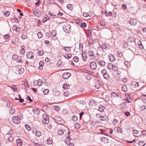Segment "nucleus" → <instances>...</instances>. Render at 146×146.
Masks as SVG:
<instances>
[{
    "label": "nucleus",
    "mask_w": 146,
    "mask_h": 146,
    "mask_svg": "<svg viewBox=\"0 0 146 146\" xmlns=\"http://www.w3.org/2000/svg\"><path fill=\"white\" fill-rule=\"evenodd\" d=\"M140 110L141 111H146V106L144 105H143L141 106L140 107Z\"/></svg>",
    "instance_id": "5701e85b"
},
{
    "label": "nucleus",
    "mask_w": 146,
    "mask_h": 146,
    "mask_svg": "<svg viewBox=\"0 0 146 146\" xmlns=\"http://www.w3.org/2000/svg\"><path fill=\"white\" fill-rule=\"evenodd\" d=\"M101 72L103 74V75L107 73L106 70L105 69H104L102 70Z\"/></svg>",
    "instance_id": "0e129e2a"
},
{
    "label": "nucleus",
    "mask_w": 146,
    "mask_h": 146,
    "mask_svg": "<svg viewBox=\"0 0 146 146\" xmlns=\"http://www.w3.org/2000/svg\"><path fill=\"white\" fill-rule=\"evenodd\" d=\"M10 12L8 11L4 13V15L5 16L7 17L10 15Z\"/></svg>",
    "instance_id": "49530a36"
},
{
    "label": "nucleus",
    "mask_w": 146,
    "mask_h": 146,
    "mask_svg": "<svg viewBox=\"0 0 146 146\" xmlns=\"http://www.w3.org/2000/svg\"><path fill=\"white\" fill-rule=\"evenodd\" d=\"M73 60L74 62H77L79 61V59L78 57L75 56L73 58Z\"/></svg>",
    "instance_id": "c9c22d12"
},
{
    "label": "nucleus",
    "mask_w": 146,
    "mask_h": 146,
    "mask_svg": "<svg viewBox=\"0 0 146 146\" xmlns=\"http://www.w3.org/2000/svg\"><path fill=\"white\" fill-rule=\"evenodd\" d=\"M15 112V109L13 108H11L10 110H9V113H10L13 114Z\"/></svg>",
    "instance_id": "09e8293b"
},
{
    "label": "nucleus",
    "mask_w": 146,
    "mask_h": 146,
    "mask_svg": "<svg viewBox=\"0 0 146 146\" xmlns=\"http://www.w3.org/2000/svg\"><path fill=\"white\" fill-rule=\"evenodd\" d=\"M67 7L68 9L70 10H72V5L71 4H68L66 6Z\"/></svg>",
    "instance_id": "79ce46f5"
},
{
    "label": "nucleus",
    "mask_w": 146,
    "mask_h": 146,
    "mask_svg": "<svg viewBox=\"0 0 146 146\" xmlns=\"http://www.w3.org/2000/svg\"><path fill=\"white\" fill-rule=\"evenodd\" d=\"M97 103V102L93 99L90 100V103L92 104L93 105L96 104Z\"/></svg>",
    "instance_id": "cd10ccee"
},
{
    "label": "nucleus",
    "mask_w": 146,
    "mask_h": 146,
    "mask_svg": "<svg viewBox=\"0 0 146 146\" xmlns=\"http://www.w3.org/2000/svg\"><path fill=\"white\" fill-rule=\"evenodd\" d=\"M60 94V92L58 90L55 91L54 93V95L55 96H59Z\"/></svg>",
    "instance_id": "4c0bfd02"
},
{
    "label": "nucleus",
    "mask_w": 146,
    "mask_h": 146,
    "mask_svg": "<svg viewBox=\"0 0 146 146\" xmlns=\"http://www.w3.org/2000/svg\"><path fill=\"white\" fill-rule=\"evenodd\" d=\"M90 66L92 70H95L97 68L96 64L94 61L90 62Z\"/></svg>",
    "instance_id": "423d86ee"
},
{
    "label": "nucleus",
    "mask_w": 146,
    "mask_h": 146,
    "mask_svg": "<svg viewBox=\"0 0 146 146\" xmlns=\"http://www.w3.org/2000/svg\"><path fill=\"white\" fill-rule=\"evenodd\" d=\"M83 16L85 17H87L88 16H90L88 13H83Z\"/></svg>",
    "instance_id": "338daca9"
},
{
    "label": "nucleus",
    "mask_w": 146,
    "mask_h": 146,
    "mask_svg": "<svg viewBox=\"0 0 146 146\" xmlns=\"http://www.w3.org/2000/svg\"><path fill=\"white\" fill-rule=\"evenodd\" d=\"M49 90L48 89H46L43 91V93L44 95L47 94L49 92Z\"/></svg>",
    "instance_id": "4d7b16f0"
},
{
    "label": "nucleus",
    "mask_w": 146,
    "mask_h": 146,
    "mask_svg": "<svg viewBox=\"0 0 146 146\" xmlns=\"http://www.w3.org/2000/svg\"><path fill=\"white\" fill-rule=\"evenodd\" d=\"M71 76V74L69 72H66L63 73L62 75L63 78L64 79L68 78Z\"/></svg>",
    "instance_id": "0eeeda50"
},
{
    "label": "nucleus",
    "mask_w": 146,
    "mask_h": 146,
    "mask_svg": "<svg viewBox=\"0 0 146 146\" xmlns=\"http://www.w3.org/2000/svg\"><path fill=\"white\" fill-rule=\"evenodd\" d=\"M52 142V140L50 138L48 139L47 140V143L48 144H51Z\"/></svg>",
    "instance_id": "a18cd8bd"
},
{
    "label": "nucleus",
    "mask_w": 146,
    "mask_h": 146,
    "mask_svg": "<svg viewBox=\"0 0 146 146\" xmlns=\"http://www.w3.org/2000/svg\"><path fill=\"white\" fill-rule=\"evenodd\" d=\"M121 89L123 91L126 92L127 91V86L125 85H123L121 87Z\"/></svg>",
    "instance_id": "412c9836"
},
{
    "label": "nucleus",
    "mask_w": 146,
    "mask_h": 146,
    "mask_svg": "<svg viewBox=\"0 0 146 146\" xmlns=\"http://www.w3.org/2000/svg\"><path fill=\"white\" fill-rule=\"evenodd\" d=\"M25 127L28 131H30L31 130V128L27 124H26L25 125Z\"/></svg>",
    "instance_id": "13d9d810"
},
{
    "label": "nucleus",
    "mask_w": 146,
    "mask_h": 146,
    "mask_svg": "<svg viewBox=\"0 0 146 146\" xmlns=\"http://www.w3.org/2000/svg\"><path fill=\"white\" fill-rule=\"evenodd\" d=\"M62 28L64 31L66 33H68L70 30V26L67 23H64L62 26Z\"/></svg>",
    "instance_id": "f257e3e1"
},
{
    "label": "nucleus",
    "mask_w": 146,
    "mask_h": 146,
    "mask_svg": "<svg viewBox=\"0 0 146 146\" xmlns=\"http://www.w3.org/2000/svg\"><path fill=\"white\" fill-rule=\"evenodd\" d=\"M35 135L37 137H39L41 135V133L40 131H36L35 133Z\"/></svg>",
    "instance_id": "c756f323"
},
{
    "label": "nucleus",
    "mask_w": 146,
    "mask_h": 146,
    "mask_svg": "<svg viewBox=\"0 0 146 146\" xmlns=\"http://www.w3.org/2000/svg\"><path fill=\"white\" fill-rule=\"evenodd\" d=\"M26 56L28 58L31 59L32 60L34 58V57L33 56V55H26Z\"/></svg>",
    "instance_id": "774afa93"
},
{
    "label": "nucleus",
    "mask_w": 146,
    "mask_h": 146,
    "mask_svg": "<svg viewBox=\"0 0 146 146\" xmlns=\"http://www.w3.org/2000/svg\"><path fill=\"white\" fill-rule=\"evenodd\" d=\"M23 47V46H21V49L20 50V53L21 54H24L25 52V50Z\"/></svg>",
    "instance_id": "c03bdc74"
},
{
    "label": "nucleus",
    "mask_w": 146,
    "mask_h": 146,
    "mask_svg": "<svg viewBox=\"0 0 146 146\" xmlns=\"http://www.w3.org/2000/svg\"><path fill=\"white\" fill-rule=\"evenodd\" d=\"M13 133V132L12 130L11 129H10L6 135H11Z\"/></svg>",
    "instance_id": "052dcab7"
},
{
    "label": "nucleus",
    "mask_w": 146,
    "mask_h": 146,
    "mask_svg": "<svg viewBox=\"0 0 146 146\" xmlns=\"http://www.w3.org/2000/svg\"><path fill=\"white\" fill-rule=\"evenodd\" d=\"M124 100H126V101L128 103H130L131 101V99L130 98L129 95H128V97H127V98L124 99Z\"/></svg>",
    "instance_id": "a878e982"
},
{
    "label": "nucleus",
    "mask_w": 146,
    "mask_h": 146,
    "mask_svg": "<svg viewBox=\"0 0 146 146\" xmlns=\"http://www.w3.org/2000/svg\"><path fill=\"white\" fill-rule=\"evenodd\" d=\"M49 118H46L45 119H42V123L44 124H47L49 122Z\"/></svg>",
    "instance_id": "6ab92c4d"
},
{
    "label": "nucleus",
    "mask_w": 146,
    "mask_h": 146,
    "mask_svg": "<svg viewBox=\"0 0 146 146\" xmlns=\"http://www.w3.org/2000/svg\"><path fill=\"white\" fill-rule=\"evenodd\" d=\"M33 13L36 16L39 17L40 15V12L38 10L35 9H34L32 10Z\"/></svg>",
    "instance_id": "20e7f679"
},
{
    "label": "nucleus",
    "mask_w": 146,
    "mask_h": 146,
    "mask_svg": "<svg viewBox=\"0 0 146 146\" xmlns=\"http://www.w3.org/2000/svg\"><path fill=\"white\" fill-rule=\"evenodd\" d=\"M124 100H126V101L128 103H130L131 101V99L130 98L129 95H128V97H127V98L124 99Z\"/></svg>",
    "instance_id": "bb28decb"
},
{
    "label": "nucleus",
    "mask_w": 146,
    "mask_h": 146,
    "mask_svg": "<svg viewBox=\"0 0 146 146\" xmlns=\"http://www.w3.org/2000/svg\"><path fill=\"white\" fill-rule=\"evenodd\" d=\"M80 127V124L78 123H76L75 125V127L76 129H78Z\"/></svg>",
    "instance_id": "a19ab883"
},
{
    "label": "nucleus",
    "mask_w": 146,
    "mask_h": 146,
    "mask_svg": "<svg viewBox=\"0 0 146 146\" xmlns=\"http://www.w3.org/2000/svg\"><path fill=\"white\" fill-rule=\"evenodd\" d=\"M37 36L39 38H41L42 37V34L40 32H38L37 35Z\"/></svg>",
    "instance_id": "bf43d9fd"
},
{
    "label": "nucleus",
    "mask_w": 146,
    "mask_h": 146,
    "mask_svg": "<svg viewBox=\"0 0 146 146\" xmlns=\"http://www.w3.org/2000/svg\"><path fill=\"white\" fill-rule=\"evenodd\" d=\"M56 31L55 30H53L52 31L51 34L53 36H55L56 35Z\"/></svg>",
    "instance_id": "5fc2aeb1"
},
{
    "label": "nucleus",
    "mask_w": 146,
    "mask_h": 146,
    "mask_svg": "<svg viewBox=\"0 0 146 146\" xmlns=\"http://www.w3.org/2000/svg\"><path fill=\"white\" fill-rule=\"evenodd\" d=\"M131 86L133 88H137L139 86V84L137 82H133L131 83Z\"/></svg>",
    "instance_id": "9d476101"
},
{
    "label": "nucleus",
    "mask_w": 146,
    "mask_h": 146,
    "mask_svg": "<svg viewBox=\"0 0 146 146\" xmlns=\"http://www.w3.org/2000/svg\"><path fill=\"white\" fill-rule=\"evenodd\" d=\"M125 114L127 116H129L130 115V113L128 111H125Z\"/></svg>",
    "instance_id": "69168bd1"
},
{
    "label": "nucleus",
    "mask_w": 146,
    "mask_h": 146,
    "mask_svg": "<svg viewBox=\"0 0 146 146\" xmlns=\"http://www.w3.org/2000/svg\"><path fill=\"white\" fill-rule=\"evenodd\" d=\"M100 25L102 26H105L106 25V22L105 20L101 21L100 22Z\"/></svg>",
    "instance_id": "393cba45"
},
{
    "label": "nucleus",
    "mask_w": 146,
    "mask_h": 146,
    "mask_svg": "<svg viewBox=\"0 0 146 146\" xmlns=\"http://www.w3.org/2000/svg\"><path fill=\"white\" fill-rule=\"evenodd\" d=\"M32 110L33 112L36 115H38L40 112V111L37 109H33Z\"/></svg>",
    "instance_id": "dca6fc26"
},
{
    "label": "nucleus",
    "mask_w": 146,
    "mask_h": 146,
    "mask_svg": "<svg viewBox=\"0 0 146 146\" xmlns=\"http://www.w3.org/2000/svg\"><path fill=\"white\" fill-rule=\"evenodd\" d=\"M113 64L111 63H109L108 64L107 67L108 69L112 70V68L113 67Z\"/></svg>",
    "instance_id": "b1692460"
},
{
    "label": "nucleus",
    "mask_w": 146,
    "mask_h": 146,
    "mask_svg": "<svg viewBox=\"0 0 146 146\" xmlns=\"http://www.w3.org/2000/svg\"><path fill=\"white\" fill-rule=\"evenodd\" d=\"M103 76L104 78L107 80L108 79L110 78V76L108 73L104 75Z\"/></svg>",
    "instance_id": "72a5a7b5"
},
{
    "label": "nucleus",
    "mask_w": 146,
    "mask_h": 146,
    "mask_svg": "<svg viewBox=\"0 0 146 146\" xmlns=\"http://www.w3.org/2000/svg\"><path fill=\"white\" fill-rule=\"evenodd\" d=\"M86 24L85 23H82L80 25L82 27L84 28L86 27Z\"/></svg>",
    "instance_id": "680f3d73"
},
{
    "label": "nucleus",
    "mask_w": 146,
    "mask_h": 146,
    "mask_svg": "<svg viewBox=\"0 0 146 146\" xmlns=\"http://www.w3.org/2000/svg\"><path fill=\"white\" fill-rule=\"evenodd\" d=\"M106 108L103 106L101 105L98 108V110L100 112H103L105 110Z\"/></svg>",
    "instance_id": "f8f14e48"
},
{
    "label": "nucleus",
    "mask_w": 146,
    "mask_h": 146,
    "mask_svg": "<svg viewBox=\"0 0 146 146\" xmlns=\"http://www.w3.org/2000/svg\"><path fill=\"white\" fill-rule=\"evenodd\" d=\"M62 60H59L58 61V62L56 64L57 67L61 68H62V65H61Z\"/></svg>",
    "instance_id": "f3484780"
},
{
    "label": "nucleus",
    "mask_w": 146,
    "mask_h": 146,
    "mask_svg": "<svg viewBox=\"0 0 146 146\" xmlns=\"http://www.w3.org/2000/svg\"><path fill=\"white\" fill-rule=\"evenodd\" d=\"M70 87L69 85H68L66 84H64L63 86V88L64 89H69Z\"/></svg>",
    "instance_id": "4be33fe9"
},
{
    "label": "nucleus",
    "mask_w": 146,
    "mask_h": 146,
    "mask_svg": "<svg viewBox=\"0 0 146 146\" xmlns=\"http://www.w3.org/2000/svg\"><path fill=\"white\" fill-rule=\"evenodd\" d=\"M64 50L67 51H69L71 49L70 47H64Z\"/></svg>",
    "instance_id": "603ef678"
},
{
    "label": "nucleus",
    "mask_w": 146,
    "mask_h": 146,
    "mask_svg": "<svg viewBox=\"0 0 146 146\" xmlns=\"http://www.w3.org/2000/svg\"><path fill=\"white\" fill-rule=\"evenodd\" d=\"M54 119L55 120V122L58 124H61L62 123V119L58 116H55L54 117Z\"/></svg>",
    "instance_id": "6e6552de"
},
{
    "label": "nucleus",
    "mask_w": 146,
    "mask_h": 146,
    "mask_svg": "<svg viewBox=\"0 0 146 146\" xmlns=\"http://www.w3.org/2000/svg\"><path fill=\"white\" fill-rule=\"evenodd\" d=\"M99 122H95L93 121H92L90 123V124L93 126H95L98 125Z\"/></svg>",
    "instance_id": "473e14b6"
},
{
    "label": "nucleus",
    "mask_w": 146,
    "mask_h": 146,
    "mask_svg": "<svg viewBox=\"0 0 146 146\" xmlns=\"http://www.w3.org/2000/svg\"><path fill=\"white\" fill-rule=\"evenodd\" d=\"M72 119L74 121H76L78 120V117L76 115H73L72 117Z\"/></svg>",
    "instance_id": "37998d69"
},
{
    "label": "nucleus",
    "mask_w": 146,
    "mask_h": 146,
    "mask_svg": "<svg viewBox=\"0 0 146 146\" xmlns=\"http://www.w3.org/2000/svg\"><path fill=\"white\" fill-rule=\"evenodd\" d=\"M13 139V137L11 135H10L8 138V140L9 141L11 142Z\"/></svg>",
    "instance_id": "e433bc0d"
},
{
    "label": "nucleus",
    "mask_w": 146,
    "mask_h": 146,
    "mask_svg": "<svg viewBox=\"0 0 146 146\" xmlns=\"http://www.w3.org/2000/svg\"><path fill=\"white\" fill-rule=\"evenodd\" d=\"M10 37V35L8 34L4 36L3 38L5 39H7Z\"/></svg>",
    "instance_id": "3c124183"
},
{
    "label": "nucleus",
    "mask_w": 146,
    "mask_h": 146,
    "mask_svg": "<svg viewBox=\"0 0 146 146\" xmlns=\"http://www.w3.org/2000/svg\"><path fill=\"white\" fill-rule=\"evenodd\" d=\"M53 108L54 109L57 111L59 110V107L57 106H53Z\"/></svg>",
    "instance_id": "864d4df0"
},
{
    "label": "nucleus",
    "mask_w": 146,
    "mask_h": 146,
    "mask_svg": "<svg viewBox=\"0 0 146 146\" xmlns=\"http://www.w3.org/2000/svg\"><path fill=\"white\" fill-rule=\"evenodd\" d=\"M101 47L102 48L105 49L107 47V46L106 45V44L105 43H104L102 44Z\"/></svg>",
    "instance_id": "6e6d98bb"
},
{
    "label": "nucleus",
    "mask_w": 146,
    "mask_h": 146,
    "mask_svg": "<svg viewBox=\"0 0 146 146\" xmlns=\"http://www.w3.org/2000/svg\"><path fill=\"white\" fill-rule=\"evenodd\" d=\"M109 57L110 61L111 62H113L115 60L114 55H109Z\"/></svg>",
    "instance_id": "2eb2a0df"
},
{
    "label": "nucleus",
    "mask_w": 146,
    "mask_h": 146,
    "mask_svg": "<svg viewBox=\"0 0 146 146\" xmlns=\"http://www.w3.org/2000/svg\"><path fill=\"white\" fill-rule=\"evenodd\" d=\"M12 58L14 60H16L18 62L21 63L22 62L20 55L19 56L18 55H12Z\"/></svg>",
    "instance_id": "7ed1b4c3"
},
{
    "label": "nucleus",
    "mask_w": 146,
    "mask_h": 146,
    "mask_svg": "<svg viewBox=\"0 0 146 146\" xmlns=\"http://www.w3.org/2000/svg\"><path fill=\"white\" fill-rule=\"evenodd\" d=\"M99 64L100 65L102 66H104L105 65V63L104 61L101 60L100 61Z\"/></svg>",
    "instance_id": "2f4dec72"
},
{
    "label": "nucleus",
    "mask_w": 146,
    "mask_h": 146,
    "mask_svg": "<svg viewBox=\"0 0 146 146\" xmlns=\"http://www.w3.org/2000/svg\"><path fill=\"white\" fill-rule=\"evenodd\" d=\"M102 127L101 126H99L97 127V128H98L99 129H100V130L101 131V133L102 134H105V131L102 129H100V128Z\"/></svg>",
    "instance_id": "f704fd0d"
},
{
    "label": "nucleus",
    "mask_w": 146,
    "mask_h": 146,
    "mask_svg": "<svg viewBox=\"0 0 146 146\" xmlns=\"http://www.w3.org/2000/svg\"><path fill=\"white\" fill-rule=\"evenodd\" d=\"M15 72L16 73H18L21 74L24 72V69L23 68L20 67L19 66H17L16 67Z\"/></svg>",
    "instance_id": "f03ea898"
},
{
    "label": "nucleus",
    "mask_w": 146,
    "mask_h": 146,
    "mask_svg": "<svg viewBox=\"0 0 146 146\" xmlns=\"http://www.w3.org/2000/svg\"><path fill=\"white\" fill-rule=\"evenodd\" d=\"M96 88L97 89H99L100 87L101 86L98 83H96L95 85Z\"/></svg>",
    "instance_id": "e2e57ef3"
},
{
    "label": "nucleus",
    "mask_w": 146,
    "mask_h": 146,
    "mask_svg": "<svg viewBox=\"0 0 146 146\" xmlns=\"http://www.w3.org/2000/svg\"><path fill=\"white\" fill-rule=\"evenodd\" d=\"M137 23V20L134 18H131L129 20V23L131 25H135Z\"/></svg>",
    "instance_id": "1a4fd4ad"
},
{
    "label": "nucleus",
    "mask_w": 146,
    "mask_h": 146,
    "mask_svg": "<svg viewBox=\"0 0 146 146\" xmlns=\"http://www.w3.org/2000/svg\"><path fill=\"white\" fill-rule=\"evenodd\" d=\"M106 116H100V119L101 121H106Z\"/></svg>",
    "instance_id": "c85d7f7f"
},
{
    "label": "nucleus",
    "mask_w": 146,
    "mask_h": 146,
    "mask_svg": "<svg viewBox=\"0 0 146 146\" xmlns=\"http://www.w3.org/2000/svg\"><path fill=\"white\" fill-rule=\"evenodd\" d=\"M58 134L59 135H61L64 133V131L62 130H59L57 132Z\"/></svg>",
    "instance_id": "7c9ffc66"
},
{
    "label": "nucleus",
    "mask_w": 146,
    "mask_h": 146,
    "mask_svg": "<svg viewBox=\"0 0 146 146\" xmlns=\"http://www.w3.org/2000/svg\"><path fill=\"white\" fill-rule=\"evenodd\" d=\"M113 123L114 126H117L119 123V121L116 119H114L113 121Z\"/></svg>",
    "instance_id": "aec40b11"
},
{
    "label": "nucleus",
    "mask_w": 146,
    "mask_h": 146,
    "mask_svg": "<svg viewBox=\"0 0 146 146\" xmlns=\"http://www.w3.org/2000/svg\"><path fill=\"white\" fill-rule=\"evenodd\" d=\"M12 29L13 30H15L16 32H19L20 31V28L17 27L15 25L13 26Z\"/></svg>",
    "instance_id": "ddd939ff"
},
{
    "label": "nucleus",
    "mask_w": 146,
    "mask_h": 146,
    "mask_svg": "<svg viewBox=\"0 0 146 146\" xmlns=\"http://www.w3.org/2000/svg\"><path fill=\"white\" fill-rule=\"evenodd\" d=\"M102 140L103 142L105 143H109V140L107 138L104 137L102 138Z\"/></svg>",
    "instance_id": "a211bd4d"
},
{
    "label": "nucleus",
    "mask_w": 146,
    "mask_h": 146,
    "mask_svg": "<svg viewBox=\"0 0 146 146\" xmlns=\"http://www.w3.org/2000/svg\"><path fill=\"white\" fill-rule=\"evenodd\" d=\"M121 108H123V109H125L126 108V106L124 103L121 104L120 105Z\"/></svg>",
    "instance_id": "de8ad7c7"
},
{
    "label": "nucleus",
    "mask_w": 146,
    "mask_h": 146,
    "mask_svg": "<svg viewBox=\"0 0 146 146\" xmlns=\"http://www.w3.org/2000/svg\"><path fill=\"white\" fill-rule=\"evenodd\" d=\"M42 82L41 80L39 79L37 81V85L39 86H40L42 85Z\"/></svg>",
    "instance_id": "8fccbe9b"
},
{
    "label": "nucleus",
    "mask_w": 146,
    "mask_h": 146,
    "mask_svg": "<svg viewBox=\"0 0 146 146\" xmlns=\"http://www.w3.org/2000/svg\"><path fill=\"white\" fill-rule=\"evenodd\" d=\"M82 57V58L83 60L84 61H87L90 60H89V58H88L87 55H81Z\"/></svg>",
    "instance_id": "4468645a"
},
{
    "label": "nucleus",
    "mask_w": 146,
    "mask_h": 146,
    "mask_svg": "<svg viewBox=\"0 0 146 146\" xmlns=\"http://www.w3.org/2000/svg\"><path fill=\"white\" fill-rule=\"evenodd\" d=\"M16 142L17 146H22L23 144L22 140L19 138L16 140Z\"/></svg>",
    "instance_id": "9b49d317"
},
{
    "label": "nucleus",
    "mask_w": 146,
    "mask_h": 146,
    "mask_svg": "<svg viewBox=\"0 0 146 146\" xmlns=\"http://www.w3.org/2000/svg\"><path fill=\"white\" fill-rule=\"evenodd\" d=\"M118 68L117 66L115 65L113 66V67L112 70L114 71H116L118 70Z\"/></svg>",
    "instance_id": "ea45409f"
},
{
    "label": "nucleus",
    "mask_w": 146,
    "mask_h": 146,
    "mask_svg": "<svg viewBox=\"0 0 146 146\" xmlns=\"http://www.w3.org/2000/svg\"><path fill=\"white\" fill-rule=\"evenodd\" d=\"M12 119L13 121L16 124H18L20 122L19 117L17 116H13L12 117Z\"/></svg>",
    "instance_id": "39448f33"
},
{
    "label": "nucleus",
    "mask_w": 146,
    "mask_h": 146,
    "mask_svg": "<svg viewBox=\"0 0 146 146\" xmlns=\"http://www.w3.org/2000/svg\"><path fill=\"white\" fill-rule=\"evenodd\" d=\"M105 13L106 16H110L112 15V13L111 12H107V11H106L105 12Z\"/></svg>",
    "instance_id": "58836bf2"
}]
</instances>
